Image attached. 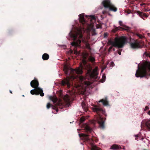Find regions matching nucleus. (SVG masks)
Returning a JSON list of instances; mask_svg holds the SVG:
<instances>
[{
  "instance_id": "393cba45",
  "label": "nucleus",
  "mask_w": 150,
  "mask_h": 150,
  "mask_svg": "<svg viewBox=\"0 0 150 150\" xmlns=\"http://www.w3.org/2000/svg\"><path fill=\"white\" fill-rule=\"evenodd\" d=\"M106 79V76L105 74H103L102 76V77L101 79H100L101 82H104Z\"/></svg>"
},
{
  "instance_id": "f3484780",
  "label": "nucleus",
  "mask_w": 150,
  "mask_h": 150,
  "mask_svg": "<svg viewBox=\"0 0 150 150\" xmlns=\"http://www.w3.org/2000/svg\"><path fill=\"white\" fill-rule=\"evenodd\" d=\"M108 8H109L110 11H113L114 12H116L117 10V8L112 4Z\"/></svg>"
},
{
  "instance_id": "4468645a",
  "label": "nucleus",
  "mask_w": 150,
  "mask_h": 150,
  "mask_svg": "<svg viewBox=\"0 0 150 150\" xmlns=\"http://www.w3.org/2000/svg\"><path fill=\"white\" fill-rule=\"evenodd\" d=\"M84 16V13L81 14L79 15V21L83 25L85 23Z\"/></svg>"
},
{
  "instance_id": "72a5a7b5",
  "label": "nucleus",
  "mask_w": 150,
  "mask_h": 150,
  "mask_svg": "<svg viewBox=\"0 0 150 150\" xmlns=\"http://www.w3.org/2000/svg\"><path fill=\"white\" fill-rule=\"evenodd\" d=\"M108 12L106 10H103L102 12V13L103 14H105L106 13H108Z\"/></svg>"
},
{
  "instance_id": "473e14b6",
  "label": "nucleus",
  "mask_w": 150,
  "mask_h": 150,
  "mask_svg": "<svg viewBox=\"0 0 150 150\" xmlns=\"http://www.w3.org/2000/svg\"><path fill=\"white\" fill-rule=\"evenodd\" d=\"M108 34L107 33H105L104 34V38L108 36Z\"/></svg>"
},
{
  "instance_id": "c85d7f7f",
  "label": "nucleus",
  "mask_w": 150,
  "mask_h": 150,
  "mask_svg": "<svg viewBox=\"0 0 150 150\" xmlns=\"http://www.w3.org/2000/svg\"><path fill=\"white\" fill-rule=\"evenodd\" d=\"M119 25L120 26H122L124 27V26L125 25H124L123 23L121 21H120L119 22Z\"/></svg>"
},
{
  "instance_id": "f8f14e48",
  "label": "nucleus",
  "mask_w": 150,
  "mask_h": 150,
  "mask_svg": "<svg viewBox=\"0 0 150 150\" xmlns=\"http://www.w3.org/2000/svg\"><path fill=\"white\" fill-rule=\"evenodd\" d=\"M102 4L105 8H108L112 3L110 0H104L102 2Z\"/></svg>"
},
{
  "instance_id": "aec40b11",
  "label": "nucleus",
  "mask_w": 150,
  "mask_h": 150,
  "mask_svg": "<svg viewBox=\"0 0 150 150\" xmlns=\"http://www.w3.org/2000/svg\"><path fill=\"white\" fill-rule=\"evenodd\" d=\"M91 150H101L100 148L94 145L93 143L91 144Z\"/></svg>"
},
{
  "instance_id": "58836bf2",
  "label": "nucleus",
  "mask_w": 150,
  "mask_h": 150,
  "mask_svg": "<svg viewBox=\"0 0 150 150\" xmlns=\"http://www.w3.org/2000/svg\"><path fill=\"white\" fill-rule=\"evenodd\" d=\"M145 5V3H142V4H140V5L141 6H143V5Z\"/></svg>"
},
{
  "instance_id": "bb28decb",
  "label": "nucleus",
  "mask_w": 150,
  "mask_h": 150,
  "mask_svg": "<svg viewBox=\"0 0 150 150\" xmlns=\"http://www.w3.org/2000/svg\"><path fill=\"white\" fill-rule=\"evenodd\" d=\"M89 60L91 62H93L95 61V59L94 58L92 57H90L89 58Z\"/></svg>"
},
{
  "instance_id": "cd10ccee",
  "label": "nucleus",
  "mask_w": 150,
  "mask_h": 150,
  "mask_svg": "<svg viewBox=\"0 0 150 150\" xmlns=\"http://www.w3.org/2000/svg\"><path fill=\"white\" fill-rule=\"evenodd\" d=\"M91 33L92 35H96V30H93L91 32Z\"/></svg>"
},
{
  "instance_id": "423d86ee",
  "label": "nucleus",
  "mask_w": 150,
  "mask_h": 150,
  "mask_svg": "<svg viewBox=\"0 0 150 150\" xmlns=\"http://www.w3.org/2000/svg\"><path fill=\"white\" fill-rule=\"evenodd\" d=\"M31 86L35 88V89L32 90L30 91V93L32 95L35 94L38 95L40 94L41 96H43L44 93L42 89L38 87L39 83L37 79H34L32 80L30 83Z\"/></svg>"
},
{
  "instance_id": "412c9836",
  "label": "nucleus",
  "mask_w": 150,
  "mask_h": 150,
  "mask_svg": "<svg viewBox=\"0 0 150 150\" xmlns=\"http://www.w3.org/2000/svg\"><path fill=\"white\" fill-rule=\"evenodd\" d=\"M49 55L47 53L44 54L42 57V59L44 60H46L48 59L49 58Z\"/></svg>"
},
{
  "instance_id": "5701e85b",
  "label": "nucleus",
  "mask_w": 150,
  "mask_h": 150,
  "mask_svg": "<svg viewBox=\"0 0 150 150\" xmlns=\"http://www.w3.org/2000/svg\"><path fill=\"white\" fill-rule=\"evenodd\" d=\"M50 100H52L54 103H57L58 100V99L57 97L50 96Z\"/></svg>"
},
{
  "instance_id": "9d476101",
  "label": "nucleus",
  "mask_w": 150,
  "mask_h": 150,
  "mask_svg": "<svg viewBox=\"0 0 150 150\" xmlns=\"http://www.w3.org/2000/svg\"><path fill=\"white\" fill-rule=\"evenodd\" d=\"M130 44L131 48L133 49H138L142 47L140 42L137 40L133 42H131Z\"/></svg>"
},
{
  "instance_id": "20e7f679",
  "label": "nucleus",
  "mask_w": 150,
  "mask_h": 150,
  "mask_svg": "<svg viewBox=\"0 0 150 150\" xmlns=\"http://www.w3.org/2000/svg\"><path fill=\"white\" fill-rule=\"evenodd\" d=\"M93 111L96 112L98 115L96 119L99 125V127L102 129H104L105 128V121L103 118L102 117L101 114L104 115L105 111L102 108L97 105H94L93 108Z\"/></svg>"
},
{
  "instance_id": "7c9ffc66",
  "label": "nucleus",
  "mask_w": 150,
  "mask_h": 150,
  "mask_svg": "<svg viewBox=\"0 0 150 150\" xmlns=\"http://www.w3.org/2000/svg\"><path fill=\"white\" fill-rule=\"evenodd\" d=\"M74 54H79V52L77 50H76L75 49H74Z\"/></svg>"
},
{
  "instance_id": "ea45409f",
  "label": "nucleus",
  "mask_w": 150,
  "mask_h": 150,
  "mask_svg": "<svg viewBox=\"0 0 150 150\" xmlns=\"http://www.w3.org/2000/svg\"><path fill=\"white\" fill-rule=\"evenodd\" d=\"M111 64L112 65V66H113V65H114V62H112L111 63Z\"/></svg>"
},
{
  "instance_id": "4c0bfd02",
  "label": "nucleus",
  "mask_w": 150,
  "mask_h": 150,
  "mask_svg": "<svg viewBox=\"0 0 150 150\" xmlns=\"http://www.w3.org/2000/svg\"><path fill=\"white\" fill-rule=\"evenodd\" d=\"M118 54L120 55L121 54V52L120 51H118Z\"/></svg>"
},
{
  "instance_id": "f704fd0d",
  "label": "nucleus",
  "mask_w": 150,
  "mask_h": 150,
  "mask_svg": "<svg viewBox=\"0 0 150 150\" xmlns=\"http://www.w3.org/2000/svg\"><path fill=\"white\" fill-rule=\"evenodd\" d=\"M137 35L140 38H142V35L139 34H137Z\"/></svg>"
},
{
  "instance_id": "a211bd4d",
  "label": "nucleus",
  "mask_w": 150,
  "mask_h": 150,
  "mask_svg": "<svg viewBox=\"0 0 150 150\" xmlns=\"http://www.w3.org/2000/svg\"><path fill=\"white\" fill-rule=\"evenodd\" d=\"M83 42L84 43V45L86 48L89 50H91V48L90 47V44L87 42V41L83 40Z\"/></svg>"
},
{
  "instance_id": "a18cd8bd",
  "label": "nucleus",
  "mask_w": 150,
  "mask_h": 150,
  "mask_svg": "<svg viewBox=\"0 0 150 150\" xmlns=\"http://www.w3.org/2000/svg\"><path fill=\"white\" fill-rule=\"evenodd\" d=\"M113 51H115V48H113Z\"/></svg>"
},
{
  "instance_id": "c03bdc74",
  "label": "nucleus",
  "mask_w": 150,
  "mask_h": 150,
  "mask_svg": "<svg viewBox=\"0 0 150 150\" xmlns=\"http://www.w3.org/2000/svg\"><path fill=\"white\" fill-rule=\"evenodd\" d=\"M108 15H109V16H111V14H110L109 13H108Z\"/></svg>"
},
{
  "instance_id": "4be33fe9",
  "label": "nucleus",
  "mask_w": 150,
  "mask_h": 150,
  "mask_svg": "<svg viewBox=\"0 0 150 150\" xmlns=\"http://www.w3.org/2000/svg\"><path fill=\"white\" fill-rule=\"evenodd\" d=\"M120 148L121 149H122V148L121 147H119V146L116 144H114L111 146L110 149H119Z\"/></svg>"
},
{
  "instance_id": "c756f323",
  "label": "nucleus",
  "mask_w": 150,
  "mask_h": 150,
  "mask_svg": "<svg viewBox=\"0 0 150 150\" xmlns=\"http://www.w3.org/2000/svg\"><path fill=\"white\" fill-rule=\"evenodd\" d=\"M51 106V105L50 104V103H48L47 105V109H49Z\"/></svg>"
},
{
  "instance_id": "f03ea898",
  "label": "nucleus",
  "mask_w": 150,
  "mask_h": 150,
  "mask_svg": "<svg viewBox=\"0 0 150 150\" xmlns=\"http://www.w3.org/2000/svg\"><path fill=\"white\" fill-rule=\"evenodd\" d=\"M135 76L137 77L142 78L147 76H150V62L146 61L139 68L138 66Z\"/></svg>"
},
{
  "instance_id": "f257e3e1",
  "label": "nucleus",
  "mask_w": 150,
  "mask_h": 150,
  "mask_svg": "<svg viewBox=\"0 0 150 150\" xmlns=\"http://www.w3.org/2000/svg\"><path fill=\"white\" fill-rule=\"evenodd\" d=\"M83 67L82 66L80 65V68H79L76 70L72 68H69L67 66H65L64 68V71L65 74L69 76L70 75H73L75 73L78 74H81L83 73L82 69ZM67 76L66 78L64 79L61 81L60 83L62 86H67V87L68 88H70L71 84L70 83V79L71 77Z\"/></svg>"
},
{
  "instance_id": "c9c22d12",
  "label": "nucleus",
  "mask_w": 150,
  "mask_h": 150,
  "mask_svg": "<svg viewBox=\"0 0 150 150\" xmlns=\"http://www.w3.org/2000/svg\"><path fill=\"white\" fill-rule=\"evenodd\" d=\"M149 107L147 106H146L145 107V109H144V110L146 111L147 110L149 109Z\"/></svg>"
},
{
  "instance_id": "09e8293b",
  "label": "nucleus",
  "mask_w": 150,
  "mask_h": 150,
  "mask_svg": "<svg viewBox=\"0 0 150 150\" xmlns=\"http://www.w3.org/2000/svg\"><path fill=\"white\" fill-rule=\"evenodd\" d=\"M136 136L137 137H138V135H137Z\"/></svg>"
},
{
  "instance_id": "6e6552de",
  "label": "nucleus",
  "mask_w": 150,
  "mask_h": 150,
  "mask_svg": "<svg viewBox=\"0 0 150 150\" xmlns=\"http://www.w3.org/2000/svg\"><path fill=\"white\" fill-rule=\"evenodd\" d=\"M141 129L150 131V119L143 120L141 122Z\"/></svg>"
},
{
  "instance_id": "7ed1b4c3",
  "label": "nucleus",
  "mask_w": 150,
  "mask_h": 150,
  "mask_svg": "<svg viewBox=\"0 0 150 150\" xmlns=\"http://www.w3.org/2000/svg\"><path fill=\"white\" fill-rule=\"evenodd\" d=\"M69 35L70 37L72 38L74 40L71 43L72 46L75 47H80L81 40H83V35L81 30H78L76 32H73L71 30Z\"/></svg>"
},
{
  "instance_id": "dca6fc26",
  "label": "nucleus",
  "mask_w": 150,
  "mask_h": 150,
  "mask_svg": "<svg viewBox=\"0 0 150 150\" xmlns=\"http://www.w3.org/2000/svg\"><path fill=\"white\" fill-rule=\"evenodd\" d=\"M64 100L67 103H69L70 101V97L68 95L66 94L64 97Z\"/></svg>"
},
{
  "instance_id": "a878e982",
  "label": "nucleus",
  "mask_w": 150,
  "mask_h": 150,
  "mask_svg": "<svg viewBox=\"0 0 150 150\" xmlns=\"http://www.w3.org/2000/svg\"><path fill=\"white\" fill-rule=\"evenodd\" d=\"M91 18V21L92 20H94V21H95L96 20V18L94 16H90Z\"/></svg>"
},
{
  "instance_id": "ddd939ff",
  "label": "nucleus",
  "mask_w": 150,
  "mask_h": 150,
  "mask_svg": "<svg viewBox=\"0 0 150 150\" xmlns=\"http://www.w3.org/2000/svg\"><path fill=\"white\" fill-rule=\"evenodd\" d=\"M136 13L142 18L144 20V17L147 18L148 16H147L146 13H143L142 12L140 11H136Z\"/></svg>"
},
{
  "instance_id": "37998d69",
  "label": "nucleus",
  "mask_w": 150,
  "mask_h": 150,
  "mask_svg": "<svg viewBox=\"0 0 150 150\" xmlns=\"http://www.w3.org/2000/svg\"><path fill=\"white\" fill-rule=\"evenodd\" d=\"M9 91H10V92L11 93H12V91H11L10 90Z\"/></svg>"
},
{
  "instance_id": "de8ad7c7",
  "label": "nucleus",
  "mask_w": 150,
  "mask_h": 150,
  "mask_svg": "<svg viewBox=\"0 0 150 150\" xmlns=\"http://www.w3.org/2000/svg\"><path fill=\"white\" fill-rule=\"evenodd\" d=\"M135 139H136V140H137V138H135Z\"/></svg>"
},
{
  "instance_id": "6ab92c4d",
  "label": "nucleus",
  "mask_w": 150,
  "mask_h": 150,
  "mask_svg": "<svg viewBox=\"0 0 150 150\" xmlns=\"http://www.w3.org/2000/svg\"><path fill=\"white\" fill-rule=\"evenodd\" d=\"M81 106L83 109L84 111L86 112L88 110V107L84 102H82L81 103Z\"/></svg>"
},
{
  "instance_id": "a19ab883",
  "label": "nucleus",
  "mask_w": 150,
  "mask_h": 150,
  "mask_svg": "<svg viewBox=\"0 0 150 150\" xmlns=\"http://www.w3.org/2000/svg\"><path fill=\"white\" fill-rule=\"evenodd\" d=\"M83 63L85 64H86V62L85 61H84V60H83Z\"/></svg>"
},
{
  "instance_id": "9b49d317",
  "label": "nucleus",
  "mask_w": 150,
  "mask_h": 150,
  "mask_svg": "<svg viewBox=\"0 0 150 150\" xmlns=\"http://www.w3.org/2000/svg\"><path fill=\"white\" fill-rule=\"evenodd\" d=\"M124 27L125 28H123L120 26L116 27L115 29H113L112 30V31L114 33H115L118 30H119L120 29H122L123 30H126L128 32H130L131 29V28L126 25L124 26Z\"/></svg>"
},
{
  "instance_id": "1a4fd4ad",
  "label": "nucleus",
  "mask_w": 150,
  "mask_h": 150,
  "mask_svg": "<svg viewBox=\"0 0 150 150\" xmlns=\"http://www.w3.org/2000/svg\"><path fill=\"white\" fill-rule=\"evenodd\" d=\"M79 82L81 83V85L85 87L89 85L90 84V82L87 81L86 79L82 76H80L79 77Z\"/></svg>"
},
{
  "instance_id": "2f4dec72",
  "label": "nucleus",
  "mask_w": 150,
  "mask_h": 150,
  "mask_svg": "<svg viewBox=\"0 0 150 150\" xmlns=\"http://www.w3.org/2000/svg\"><path fill=\"white\" fill-rule=\"evenodd\" d=\"M85 119L83 117H81L80 119V121L81 122H83V121H85Z\"/></svg>"
},
{
  "instance_id": "79ce46f5",
  "label": "nucleus",
  "mask_w": 150,
  "mask_h": 150,
  "mask_svg": "<svg viewBox=\"0 0 150 150\" xmlns=\"http://www.w3.org/2000/svg\"><path fill=\"white\" fill-rule=\"evenodd\" d=\"M148 114L150 115V110L148 112Z\"/></svg>"
},
{
  "instance_id": "e433bc0d",
  "label": "nucleus",
  "mask_w": 150,
  "mask_h": 150,
  "mask_svg": "<svg viewBox=\"0 0 150 150\" xmlns=\"http://www.w3.org/2000/svg\"><path fill=\"white\" fill-rule=\"evenodd\" d=\"M146 56L150 57V54L147 53L146 54Z\"/></svg>"
},
{
  "instance_id": "0eeeda50",
  "label": "nucleus",
  "mask_w": 150,
  "mask_h": 150,
  "mask_svg": "<svg viewBox=\"0 0 150 150\" xmlns=\"http://www.w3.org/2000/svg\"><path fill=\"white\" fill-rule=\"evenodd\" d=\"M85 129L87 134L82 133L79 134V136L80 137L83 138V139H84L85 141L88 142H90L91 140L89 138V134L91 132L92 130L90 127L86 124H85Z\"/></svg>"
},
{
  "instance_id": "39448f33",
  "label": "nucleus",
  "mask_w": 150,
  "mask_h": 150,
  "mask_svg": "<svg viewBox=\"0 0 150 150\" xmlns=\"http://www.w3.org/2000/svg\"><path fill=\"white\" fill-rule=\"evenodd\" d=\"M126 38L124 36L120 38L116 37L115 38V41L110 40H108V43L112 45L108 49V52H110L113 48V47H117L118 48H122L125 43Z\"/></svg>"
},
{
  "instance_id": "2eb2a0df",
  "label": "nucleus",
  "mask_w": 150,
  "mask_h": 150,
  "mask_svg": "<svg viewBox=\"0 0 150 150\" xmlns=\"http://www.w3.org/2000/svg\"><path fill=\"white\" fill-rule=\"evenodd\" d=\"M102 102L103 104L105 106L109 105L108 101V100L107 98L106 97L105 99H102L99 101V102Z\"/></svg>"
},
{
  "instance_id": "8fccbe9b",
  "label": "nucleus",
  "mask_w": 150,
  "mask_h": 150,
  "mask_svg": "<svg viewBox=\"0 0 150 150\" xmlns=\"http://www.w3.org/2000/svg\"><path fill=\"white\" fill-rule=\"evenodd\" d=\"M143 150H146V149H143Z\"/></svg>"
},
{
  "instance_id": "49530a36",
  "label": "nucleus",
  "mask_w": 150,
  "mask_h": 150,
  "mask_svg": "<svg viewBox=\"0 0 150 150\" xmlns=\"http://www.w3.org/2000/svg\"><path fill=\"white\" fill-rule=\"evenodd\" d=\"M56 111H57V112H58V110H57H57H56Z\"/></svg>"
},
{
  "instance_id": "b1692460",
  "label": "nucleus",
  "mask_w": 150,
  "mask_h": 150,
  "mask_svg": "<svg viewBox=\"0 0 150 150\" xmlns=\"http://www.w3.org/2000/svg\"><path fill=\"white\" fill-rule=\"evenodd\" d=\"M90 71L91 72V74H90V77L93 78H96V77L97 76V75L96 74H95L94 72H91V70H90Z\"/></svg>"
}]
</instances>
